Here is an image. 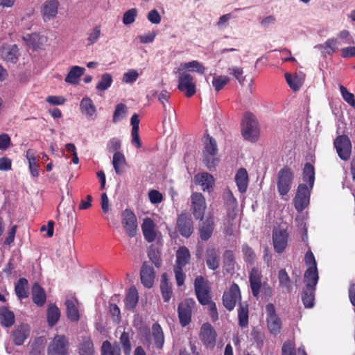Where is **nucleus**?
<instances>
[{
    "label": "nucleus",
    "mask_w": 355,
    "mask_h": 355,
    "mask_svg": "<svg viewBox=\"0 0 355 355\" xmlns=\"http://www.w3.org/2000/svg\"><path fill=\"white\" fill-rule=\"evenodd\" d=\"M303 181L307 183L300 184L294 198L295 207L297 211H302L309 204L311 191L315 181V171L312 164L307 162L303 169Z\"/></svg>",
    "instance_id": "1"
},
{
    "label": "nucleus",
    "mask_w": 355,
    "mask_h": 355,
    "mask_svg": "<svg viewBox=\"0 0 355 355\" xmlns=\"http://www.w3.org/2000/svg\"><path fill=\"white\" fill-rule=\"evenodd\" d=\"M318 279L319 276L311 270L304 275L306 287L302 293V300L306 308H312L314 305L315 291Z\"/></svg>",
    "instance_id": "2"
},
{
    "label": "nucleus",
    "mask_w": 355,
    "mask_h": 355,
    "mask_svg": "<svg viewBox=\"0 0 355 355\" xmlns=\"http://www.w3.org/2000/svg\"><path fill=\"white\" fill-rule=\"evenodd\" d=\"M241 134L245 140L250 142L258 140L260 129L258 121L252 114H245L241 123Z\"/></svg>",
    "instance_id": "3"
},
{
    "label": "nucleus",
    "mask_w": 355,
    "mask_h": 355,
    "mask_svg": "<svg viewBox=\"0 0 355 355\" xmlns=\"http://www.w3.org/2000/svg\"><path fill=\"white\" fill-rule=\"evenodd\" d=\"M190 259V252L185 246H182L177 250L175 265L173 270L178 286H182L184 283L186 276L183 272V268L189 263Z\"/></svg>",
    "instance_id": "4"
},
{
    "label": "nucleus",
    "mask_w": 355,
    "mask_h": 355,
    "mask_svg": "<svg viewBox=\"0 0 355 355\" xmlns=\"http://www.w3.org/2000/svg\"><path fill=\"white\" fill-rule=\"evenodd\" d=\"M293 179L294 172L288 166H284L279 171L277 176V189L282 198H284L290 191Z\"/></svg>",
    "instance_id": "5"
},
{
    "label": "nucleus",
    "mask_w": 355,
    "mask_h": 355,
    "mask_svg": "<svg viewBox=\"0 0 355 355\" xmlns=\"http://www.w3.org/2000/svg\"><path fill=\"white\" fill-rule=\"evenodd\" d=\"M178 89L188 98L193 96L196 92V85L193 77L184 71H178Z\"/></svg>",
    "instance_id": "6"
},
{
    "label": "nucleus",
    "mask_w": 355,
    "mask_h": 355,
    "mask_svg": "<svg viewBox=\"0 0 355 355\" xmlns=\"http://www.w3.org/2000/svg\"><path fill=\"white\" fill-rule=\"evenodd\" d=\"M194 288L198 302L202 305H207L210 300L208 281L202 276H198L195 279Z\"/></svg>",
    "instance_id": "7"
},
{
    "label": "nucleus",
    "mask_w": 355,
    "mask_h": 355,
    "mask_svg": "<svg viewBox=\"0 0 355 355\" xmlns=\"http://www.w3.org/2000/svg\"><path fill=\"white\" fill-rule=\"evenodd\" d=\"M69 341L64 335H56L49 343L47 349L48 355H67Z\"/></svg>",
    "instance_id": "8"
},
{
    "label": "nucleus",
    "mask_w": 355,
    "mask_h": 355,
    "mask_svg": "<svg viewBox=\"0 0 355 355\" xmlns=\"http://www.w3.org/2000/svg\"><path fill=\"white\" fill-rule=\"evenodd\" d=\"M121 224L130 237H134L137 231V220L135 214L130 209H126L121 213Z\"/></svg>",
    "instance_id": "9"
},
{
    "label": "nucleus",
    "mask_w": 355,
    "mask_h": 355,
    "mask_svg": "<svg viewBox=\"0 0 355 355\" xmlns=\"http://www.w3.org/2000/svg\"><path fill=\"white\" fill-rule=\"evenodd\" d=\"M195 305V301L191 298L184 300L178 305V318L180 319V322L182 327H186L190 323L192 311Z\"/></svg>",
    "instance_id": "10"
},
{
    "label": "nucleus",
    "mask_w": 355,
    "mask_h": 355,
    "mask_svg": "<svg viewBox=\"0 0 355 355\" xmlns=\"http://www.w3.org/2000/svg\"><path fill=\"white\" fill-rule=\"evenodd\" d=\"M268 328L270 333L277 335L282 328L281 319L276 314V309L273 304L269 303L266 306Z\"/></svg>",
    "instance_id": "11"
},
{
    "label": "nucleus",
    "mask_w": 355,
    "mask_h": 355,
    "mask_svg": "<svg viewBox=\"0 0 355 355\" xmlns=\"http://www.w3.org/2000/svg\"><path fill=\"white\" fill-rule=\"evenodd\" d=\"M191 211L197 220H202L207 208L205 197L202 193L195 192L191 196Z\"/></svg>",
    "instance_id": "12"
},
{
    "label": "nucleus",
    "mask_w": 355,
    "mask_h": 355,
    "mask_svg": "<svg viewBox=\"0 0 355 355\" xmlns=\"http://www.w3.org/2000/svg\"><path fill=\"white\" fill-rule=\"evenodd\" d=\"M216 332L209 323H205L200 328L199 338L207 348H214L216 341Z\"/></svg>",
    "instance_id": "13"
},
{
    "label": "nucleus",
    "mask_w": 355,
    "mask_h": 355,
    "mask_svg": "<svg viewBox=\"0 0 355 355\" xmlns=\"http://www.w3.org/2000/svg\"><path fill=\"white\" fill-rule=\"evenodd\" d=\"M334 144L340 159L347 160L352 152V144L348 137L345 135L338 136L334 140Z\"/></svg>",
    "instance_id": "14"
},
{
    "label": "nucleus",
    "mask_w": 355,
    "mask_h": 355,
    "mask_svg": "<svg viewBox=\"0 0 355 355\" xmlns=\"http://www.w3.org/2000/svg\"><path fill=\"white\" fill-rule=\"evenodd\" d=\"M241 298V293L239 286L233 284L227 291L223 295L224 306L229 311L234 309L237 301Z\"/></svg>",
    "instance_id": "15"
},
{
    "label": "nucleus",
    "mask_w": 355,
    "mask_h": 355,
    "mask_svg": "<svg viewBox=\"0 0 355 355\" xmlns=\"http://www.w3.org/2000/svg\"><path fill=\"white\" fill-rule=\"evenodd\" d=\"M177 228L179 233L185 238H189L193 232V223L187 214H181L177 220Z\"/></svg>",
    "instance_id": "16"
},
{
    "label": "nucleus",
    "mask_w": 355,
    "mask_h": 355,
    "mask_svg": "<svg viewBox=\"0 0 355 355\" xmlns=\"http://www.w3.org/2000/svg\"><path fill=\"white\" fill-rule=\"evenodd\" d=\"M200 220L202 222L199 225L200 238L202 241H207L211 238L215 227L214 215L209 213L205 219Z\"/></svg>",
    "instance_id": "17"
},
{
    "label": "nucleus",
    "mask_w": 355,
    "mask_h": 355,
    "mask_svg": "<svg viewBox=\"0 0 355 355\" xmlns=\"http://www.w3.org/2000/svg\"><path fill=\"white\" fill-rule=\"evenodd\" d=\"M288 234L285 230L275 229L272 234V240L275 250L282 253L287 246Z\"/></svg>",
    "instance_id": "18"
},
{
    "label": "nucleus",
    "mask_w": 355,
    "mask_h": 355,
    "mask_svg": "<svg viewBox=\"0 0 355 355\" xmlns=\"http://www.w3.org/2000/svg\"><path fill=\"white\" fill-rule=\"evenodd\" d=\"M31 328L27 324H20L12 331V341L16 345H21L30 336Z\"/></svg>",
    "instance_id": "19"
},
{
    "label": "nucleus",
    "mask_w": 355,
    "mask_h": 355,
    "mask_svg": "<svg viewBox=\"0 0 355 355\" xmlns=\"http://www.w3.org/2000/svg\"><path fill=\"white\" fill-rule=\"evenodd\" d=\"M18 51L16 44H3L0 48V55L6 62L14 64L18 60Z\"/></svg>",
    "instance_id": "20"
},
{
    "label": "nucleus",
    "mask_w": 355,
    "mask_h": 355,
    "mask_svg": "<svg viewBox=\"0 0 355 355\" xmlns=\"http://www.w3.org/2000/svg\"><path fill=\"white\" fill-rule=\"evenodd\" d=\"M262 274L259 268L254 267L249 275V282L250 288L254 297H258L262 286Z\"/></svg>",
    "instance_id": "21"
},
{
    "label": "nucleus",
    "mask_w": 355,
    "mask_h": 355,
    "mask_svg": "<svg viewBox=\"0 0 355 355\" xmlns=\"http://www.w3.org/2000/svg\"><path fill=\"white\" fill-rule=\"evenodd\" d=\"M59 2L57 0L46 1L42 5L41 13L44 21H49L58 14Z\"/></svg>",
    "instance_id": "22"
},
{
    "label": "nucleus",
    "mask_w": 355,
    "mask_h": 355,
    "mask_svg": "<svg viewBox=\"0 0 355 355\" xmlns=\"http://www.w3.org/2000/svg\"><path fill=\"white\" fill-rule=\"evenodd\" d=\"M205 261L207 267L216 270L220 266V251L214 247H209L205 252Z\"/></svg>",
    "instance_id": "23"
},
{
    "label": "nucleus",
    "mask_w": 355,
    "mask_h": 355,
    "mask_svg": "<svg viewBox=\"0 0 355 355\" xmlns=\"http://www.w3.org/2000/svg\"><path fill=\"white\" fill-rule=\"evenodd\" d=\"M141 281L143 285L146 288H151L153 285L155 279V272L152 266L146 262L143 263L140 271Z\"/></svg>",
    "instance_id": "24"
},
{
    "label": "nucleus",
    "mask_w": 355,
    "mask_h": 355,
    "mask_svg": "<svg viewBox=\"0 0 355 355\" xmlns=\"http://www.w3.org/2000/svg\"><path fill=\"white\" fill-rule=\"evenodd\" d=\"M81 113L88 119H94L96 116V107L89 97H84L80 103Z\"/></svg>",
    "instance_id": "25"
},
{
    "label": "nucleus",
    "mask_w": 355,
    "mask_h": 355,
    "mask_svg": "<svg viewBox=\"0 0 355 355\" xmlns=\"http://www.w3.org/2000/svg\"><path fill=\"white\" fill-rule=\"evenodd\" d=\"M195 183L200 185L203 191L210 192L214 184V177L208 173H201L195 175Z\"/></svg>",
    "instance_id": "26"
},
{
    "label": "nucleus",
    "mask_w": 355,
    "mask_h": 355,
    "mask_svg": "<svg viewBox=\"0 0 355 355\" xmlns=\"http://www.w3.org/2000/svg\"><path fill=\"white\" fill-rule=\"evenodd\" d=\"M305 75L302 72L295 73L291 74L289 73H285L286 80L292 90L294 92L298 91L302 87Z\"/></svg>",
    "instance_id": "27"
},
{
    "label": "nucleus",
    "mask_w": 355,
    "mask_h": 355,
    "mask_svg": "<svg viewBox=\"0 0 355 355\" xmlns=\"http://www.w3.org/2000/svg\"><path fill=\"white\" fill-rule=\"evenodd\" d=\"M141 230L145 239L151 243L155 240V225L152 219L146 218L141 225Z\"/></svg>",
    "instance_id": "28"
},
{
    "label": "nucleus",
    "mask_w": 355,
    "mask_h": 355,
    "mask_svg": "<svg viewBox=\"0 0 355 355\" xmlns=\"http://www.w3.org/2000/svg\"><path fill=\"white\" fill-rule=\"evenodd\" d=\"M78 300L75 299H67L65 301L67 315L69 320L72 322H77L80 318L79 311L77 306Z\"/></svg>",
    "instance_id": "29"
},
{
    "label": "nucleus",
    "mask_w": 355,
    "mask_h": 355,
    "mask_svg": "<svg viewBox=\"0 0 355 355\" xmlns=\"http://www.w3.org/2000/svg\"><path fill=\"white\" fill-rule=\"evenodd\" d=\"M235 182L239 191L243 193L246 191L248 184V174L245 168H241L235 175Z\"/></svg>",
    "instance_id": "30"
},
{
    "label": "nucleus",
    "mask_w": 355,
    "mask_h": 355,
    "mask_svg": "<svg viewBox=\"0 0 355 355\" xmlns=\"http://www.w3.org/2000/svg\"><path fill=\"white\" fill-rule=\"evenodd\" d=\"M85 69L79 66H73L64 81L71 85H76L79 82L80 78L84 74Z\"/></svg>",
    "instance_id": "31"
},
{
    "label": "nucleus",
    "mask_w": 355,
    "mask_h": 355,
    "mask_svg": "<svg viewBox=\"0 0 355 355\" xmlns=\"http://www.w3.org/2000/svg\"><path fill=\"white\" fill-rule=\"evenodd\" d=\"M32 299L35 304L39 306L44 304L46 299L44 289L38 283H35L32 287Z\"/></svg>",
    "instance_id": "32"
},
{
    "label": "nucleus",
    "mask_w": 355,
    "mask_h": 355,
    "mask_svg": "<svg viewBox=\"0 0 355 355\" xmlns=\"http://www.w3.org/2000/svg\"><path fill=\"white\" fill-rule=\"evenodd\" d=\"M15 322V315L6 307L0 309V323L5 327H10Z\"/></svg>",
    "instance_id": "33"
},
{
    "label": "nucleus",
    "mask_w": 355,
    "mask_h": 355,
    "mask_svg": "<svg viewBox=\"0 0 355 355\" xmlns=\"http://www.w3.org/2000/svg\"><path fill=\"white\" fill-rule=\"evenodd\" d=\"M47 322L50 327H53L60 320V311L59 308L53 304L49 306L46 311Z\"/></svg>",
    "instance_id": "34"
},
{
    "label": "nucleus",
    "mask_w": 355,
    "mask_h": 355,
    "mask_svg": "<svg viewBox=\"0 0 355 355\" xmlns=\"http://www.w3.org/2000/svg\"><path fill=\"white\" fill-rule=\"evenodd\" d=\"M152 335L156 347L158 349H162L164 343V336L162 329L158 323H155L153 324Z\"/></svg>",
    "instance_id": "35"
},
{
    "label": "nucleus",
    "mask_w": 355,
    "mask_h": 355,
    "mask_svg": "<svg viewBox=\"0 0 355 355\" xmlns=\"http://www.w3.org/2000/svg\"><path fill=\"white\" fill-rule=\"evenodd\" d=\"M185 69L189 71H196L200 74H203L205 71V67L197 60H193L182 64L178 68V71L182 72L181 71Z\"/></svg>",
    "instance_id": "36"
},
{
    "label": "nucleus",
    "mask_w": 355,
    "mask_h": 355,
    "mask_svg": "<svg viewBox=\"0 0 355 355\" xmlns=\"http://www.w3.org/2000/svg\"><path fill=\"white\" fill-rule=\"evenodd\" d=\"M248 306L245 303H240L238 309L239 325L241 328L247 327L248 325Z\"/></svg>",
    "instance_id": "37"
},
{
    "label": "nucleus",
    "mask_w": 355,
    "mask_h": 355,
    "mask_svg": "<svg viewBox=\"0 0 355 355\" xmlns=\"http://www.w3.org/2000/svg\"><path fill=\"white\" fill-rule=\"evenodd\" d=\"M160 290L164 301L165 302H168L172 296V288L168 282L167 275L165 273L162 275Z\"/></svg>",
    "instance_id": "38"
},
{
    "label": "nucleus",
    "mask_w": 355,
    "mask_h": 355,
    "mask_svg": "<svg viewBox=\"0 0 355 355\" xmlns=\"http://www.w3.org/2000/svg\"><path fill=\"white\" fill-rule=\"evenodd\" d=\"M112 164L116 174L121 175L125 164V159L123 154L119 151L115 152L113 155Z\"/></svg>",
    "instance_id": "39"
},
{
    "label": "nucleus",
    "mask_w": 355,
    "mask_h": 355,
    "mask_svg": "<svg viewBox=\"0 0 355 355\" xmlns=\"http://www.w3.org/2000/svg\"><path fill=\"white\" fill-rule=\"evenodd\" d=\"M101 355H121V349L117 343L114 345L108 340H105L101 346Z\"/></svg>",
    "instance_id": "40"
},
{
    "label": "nucleus",
    "mask_w": 355,
    "mask_h": 355,
    "mask_svg": "<svg viewBox=\"0 0 355 355\" xmlns=\"http://www.w3.org/2000/svg\"><path fill=\"white\" fill-rule=\"evenodd\" d=\"M138 300L139 295L137 289L135 287H131L125 297L126 308L130 310L134 309L138 303Z\"/></svg>",
    "instance_id": "41"
},
{
    "label": "nucleus",
    "mask_w": 355,
    "mask_h": 355,
    "mask_svg": "<svg viewBox=\"0 0 355 355\" xmlns=\"http://www.w3.org/2000/svg\"><path fill=\"white\" fill-rule=\"evenodd\" d=\"M15 291L19 299L28 297V280L25 278H20L15 284Z\"/></svg>",
    "instance_id": "42"
},
{
    "label": "nucleus",
    "mask_w": 355,
    "mask_h": 355,
    "mask_svg": "<svg viewBox=\"0 0 355 355\" xmlns=\"http://www.w3.org/2000/svg\"><path fill=\"white\" fill-rule=\"evenodd\" d=\"M121 332L119 337L120 344L121 345L122 349L125 355H130L132 350V345L130 342V337L128 332L121 331L118 329L116 332Z\"/></svg>",
    "instance_id": "43"
},
{
    "label": "nucleus",
    "mask_w": 355,
    "mask_h": 355,
    "mask_svg": "<svg viewBox=\"0 0 355 355\" xmlns=\"http://www.w3.org/2000/svg\"><path fill=\"white\" fill-rule=\"evenodd\" d=\"M78 350L80 355H94V344L92 340L89 338H83Z\"/></svg>",
    "instance_id": "44"
},
{
    "label": "nucleus",
    "mask_w": 355,
    "mask_h": 355,
    "mask_svg": "<svg viewBox=\"0 0 355 355\" xmlns=\"http://www.w3.org/2000/svg\"><path fill=\"white\" fill-rule=\"evenodd\" d=\"M112 81L113 79L112 75L108 73H105L101 75V79L96 85V88L98 91H105L111 86Z\"/></svg>",
    "instance_id": "45"
},
{
    "label": "nucleus",
    "mask_w": 355,
    "mask_h": 355,
    "mask_svg": "<svg viewBox=\"0 0 355 355\" xmlns=\"http://www.w3.org/2000/svg\"><path fill=\"white\" fill-rule=\"evenodd\" d=\"M223 263L227 272H232L234 270L235 259L232 251L226 250L223 254Z\"/></svg>",
    "instance_id": "46"
},
{
    "label": "nucleus",
    "mask_w": 355,
    "mask_h": 355,
    "mask_svg": "<svg viewBox=\"0 0 355 355\" xmlns=\"http://www.w3.org/2000/svg\"><path fill=\"white\" fill-rule=\"evenodd\" d=\"M242 252L245 261L251 265L254 264L257 257L252 248L248 244H244L242 246Z\"/></svg>",
    "instance_id": "47"
},
{
    "label": "nucleus",
    "mask_w": 355,
    "mask_h": 355,
    "mask_svg": "<svg viewBox=\"0 0 355 355\" xmlns=\"http://www.w3.org/2000/svg\"><path fill=\"white\" fill-rule=\"evenodd\" d=\"M304 259L306 264L309 266L304 273H306L309 270H311L314 272L316 275H318L316 261L313 252L311 250L306 252Z\"/></svg>",
    "instance_id": "48"
},
{
    "label": "nucleus",
    "mask_w": 355,
    "mask_h": 355,
    "mask_svg": "<svg viewBox=\"0 0 355 355\" xmlns=\"http://www.w3.org/2000/svg\"><path fill=\"white\" fill-rule=\"evenodd\" d=\"M338 42L334 39H328L324 44H320L316 47L324 49L328 55H331L338 49L337 44Z\"/></svg>",
    "instance_id": "49"
},
{
    "label": "nucleus",
    "mask_w": 355,
    "mask_h": 355,
    "mask_svg": "<svg viewBox=\"0 0 355 355\" xmlns=\"http://www.w3.org/2000/svg\"><path fill=\"white\" fill-rule=\"evenodd\" d=\"M204 145V153H218V147L216 141L213 137H210L209 135H207V137H206Z\"/></svg>",
    "instance_id": "50"
},
{
    "label": "nucleus",
    "mask_w": 355,
    "mask_h": 355,
    "mask_svg": "<svg viewBox=\"0 0 355 355\" xmlns=\"http://www.w3.org/2000/svg\"><path fill=\"white\" fill-rule=\"evenodd\" d=\"M101 29L100 26H96L87 33V45H93L101 37Z\"/></svg>",
    "instance_id": "51"
},
{
    "label": "nucleus",
    "mask_w": 355,
    "mask_h": 355,
    "mask_svg": "<svg viewBox=\"0 0 355 355\" xmlns=\"http://www.w3.org/2000/svg\"><path fill=\"white\" fill-rule=\"evenodd\" d=\"M278 279L279 285L286 288L288 291H291V279L285 269H281L278 272Z\"/></svg>",
    "instance_id": "52"
},
{
    "label": "nucleus",
    "mask_w": 355,
    "mask_h": 355,
    "mask_svg": "<svg viewBox=\"0 0 355 355\" xmlns=\"http://www.w3.org/2000/svg\"><path fill=\"white\" fill-rule=\"evenodd\" d=\"M127 113V107L123 103L116 105L113 114V122L117 123L120 121Z\"/></svg>",
    "instance_id": "53"
},
{
    "label": "nucleus",
    "mask_w": 355,
    "mask_h": 355,
    "mask_svg": "<svg viewBox=\"0 0 355 355\" xmlns=\"http://www.w3.org/2000/svg\"><path fill=\"white\" fill-rule=\"evenodd\" d=\"M230 81V78L226 76L214 77L212 85L216 92H219Z\"/></svg>",
    "instance_id": "54"
},
{
    "label": "nucleus",
    "mask_w": 355,
    "mask_h": 355,
    "mask_svg": "<svg viewBox=\"0 0 355 355\" xmlns=\"http://www.w3.org/2000/svg\"><path fill=\"white\" fill-rule=\"evenodd\" d=\"M216 155L217 154L204 153V162L210 171L214 168L218 162Z\"/></svg>",
    "instance_id": "55"
},
{
    "label": "nucleus",
    "mask_w": 355,
    "mask_h": 355,
    "mask_svg": "<svg viewBox=\"0 0 355 355\" xmlns=\"http://www.w3.org/2000/svg\"><path fill=\"white\" fill-rule=\"evenodd\" d=\"M282 355H296L295 344L293 340L284 342L282 348Z\"/></svg>",
    "instance_id": "56"
},
{
    "label": "nucleus",
    "mask_w": 355,
    "mask_h": 355,
    "mask_svg": "<svg viewBox=\"0 0 355 355\" xmlns=\"http://www.w3.org/2000/svg\"><path fill=\"white\" fill-rule=\"evenodd\" d=\"M139 77V73L135 69H130L123 75L122 81L125 83H133Z\"/></svg>",
    "instance_id": "57"
},
{
    "label": "nucleus",
    "mask_w": 355,
    "mask_h": 355,
    "mask_svg": "<svg viewBox=\"0 0 355 355\" xmlns=\"http://www.w3.org/2000/svg\"><path fill=\"white\" fill-rule=\"evenodd\" d=\"M137 10L135 8H131L126 11L123 17V23L125 25L132 24L135 21Z\"/></svg>",
    "instance_id": "58"
},
{
    "label": "nucleus",
    "mask_w": 355,
    "mask_h": 355,
    "mask_svg": "<svg viewBox=\"0 0 355 355\" xmlns=\"http://www.w3.org/2000/svg\"><path fill=\"white\" fill-rule=\"evenodd\" d=\"M223 199L225 202L230 207H235L237 204L236 199L233 196L230 189H225L223 192Z\"/></svg>",
    "instance_id": "59"
},
{
    "label": "nucleus",
    "mask_w": 355,
    "mask_h": 355,
    "mask_svg": "<svg viewBox=\"0 0 355 355\" xmlns=\"http://www.w3.org/2000/svg\"><path fill=\"white\" fill-rule=\"evenodd\" d=\"M340 90L343 99L352 106H355L354 96L352 93H350L347 89L343 85L340 86Z\"/></svg>",
    "instance_id": "60"
},
{
    "label": "nucleus",
    "mask_w": 355,
    "mask_h": 355,
    "mask_svg": "<svg viewBox=\"0 0 355 355\" xmlns=\"http://www.w3.org/2000/svg\"><path fill=\"white\" fill-rule=\"evenodd\" d=\"M109 309L113 321L119 323L121 319V311L119 306L115 304H110L109 306Z\"/></svg>",
    "instance_id": "61"
},
{
    "label": "nucleus",
    "mask_w": 355,
    "mask_h": 355,
    "mask_svg": "<svg viewBox=\"0 0 355 355\" xmlns=\"http://www.w3.org/2000/svg\"><path fill=\"white\" fill-rule=\"evenodd\" d=\"M121 141L117 138H112L109 140L107 144V149L109 152H117L121 148Z\"/></svg>",
    "instance_id": "62"
},
{
    "label": "nucleus",
    "mask_w": 355,
    "mask_h": 355,
    "mask_svg": "<svg viewBox=\"0 0 355 355\" xmlns=\"http://www.w3.org/2000/svg\"><path fill=\"white\" fill-rule=\"evenodd\" d=\"M170 96V93L168 92L166 90H163L159 94H157V99L163 105L164 111L165 112H167V107L166 103L168 102Z\"/></svg>",
    "instance_id": "63"
},
{
    "label": "nucleus",
    "mask_w": 355,
    "mask_h": 355,
    "mask_svg": "<svg viewBox=\"0 0 355 355\" xmlns=\"http://www.w3.org/2000/svg\"><path fill=\"white\" fill-rule=\"evenodd\" d=\"M148 198L151 203L158 204L163 200V196L160 192L157 190H151L148 193Z\"/></svg>",
    "instance_id": "64"
}]
</instances>
